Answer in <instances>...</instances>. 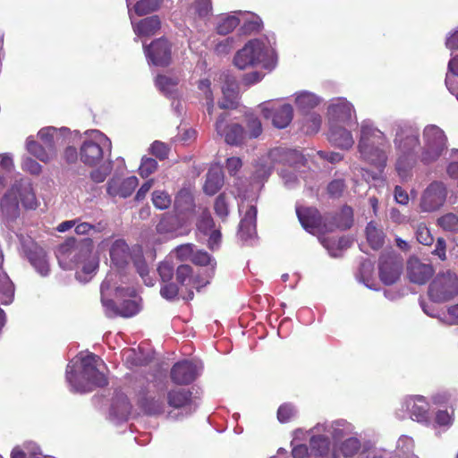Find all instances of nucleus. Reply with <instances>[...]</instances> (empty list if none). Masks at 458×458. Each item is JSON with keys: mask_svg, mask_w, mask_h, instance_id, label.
<instances>
[{"mask_svg": "<svg viewBox=\"0 0 458 458\" xmlns=\"http://www.w3.org/2000/svg\"><path fill=\"white\" fill-rule=\"evenodd\" d=\"M394 146L396 151L395 172L401 182L412 176L418 161L424 165L436 162L447 148V139L443 130L434 124L427 125L422 131V141L417 128L405 123L394 125Z\"/></svg>", "mask_w": 458, "mask_h": 458, "instance_id": "f257e3e1", "label": "nucleus"}, {"mask_svg": "<svg viewBox=\"0 0 458 458\" xmlns=\"http://www.w3.org/2000/svg\"><path fill=\"white\" fill-rule=\"evenodd\" d=\"M310 455L313 458L352 457L360 448L355 426L344 420H325L309 429Z\"/></svg>", "mask_w": 458, "mask_h": 458, "instance_id": "f03ea898", "label": "nucleus"}, {"mask_svg": "<svg viewBox=\"0 0 458 458\" xmlns=\"http://www.w3.org/2000/svg\"><path fill=\"white\" fill-rule=\"evenodd\" d=\"M125 278L112 270L101 284V301L108 317L119 315L129 318L140 310V298L134 287L127 285Z\"/></svg>", "mask_w": 458, "mask_h": 458, "instance_id": "7ed1b4c3", "label": "nucleus"}, {"mask_svg": "<svg viewBox=\"0 0 458 458\" xmlns=\"http://www.w3.org/2000/svg\"><path fill=\"white\" fill-rule=\"evenodd\" d=\"M59 265L64 269H76V278L82 283L89 282L98 267V257L93 253V241L89 238L80 242L68 240L56 251Z\"/></svg>", "mask_w": 458, "mask_h": 458, "instance_id": "20e7f679", "label": "nucleus"}, {"mask_svg": "<svg viewBox=\"0 0 458 458\" xmlns=\"http://www.w3.org/2000/svg\"><path fill=\"white\" fill-rule=\"evenodd\" d=\"M101 367H104V363L98 356L93 353L78 354L66 368V381L71 390L88 393L97 386H106L107 379L100 370Z\"/></svg>", "mask_w": 458, "mask_h": 458, "instance_id": "39448f33", "label": "nucleus"}, {"mask_svg": "<svg viewBox=\"0 0 458 458\" xmlns=\"http://www.w3.org/2000/svg\"><path fill=\"white\" fill-rule=\"evenodd\" d=\"M389 148L388 137L374 122L369 119L360 122L357 150L361 160L382 171L387 165Z\"/></svg>", "mask_w": 458, "mask_h": 458, "instance_id": "423d86ee", "label": "nucleus"}, {"mask_svg": "<svg viewBox=\"0 0 458 458\" xmlns=\"http://www.w3.org/2000/svg\"><path fill=\"white\" fill-rule=\"evenodd\" d=\"M233 64L241 70L261 67L271 71L276 64V55L273 43L268 38H257L248 41L235 54Z\"/></svg>", "mask_w": 458, "mask_h": 458, "instance_id": "0eeeda50", "label": "nucleus"}, {"mask_svg": "<svg viewBox=\"0 0 458 458\" xmlns=\"http://www.w3.org/2000/svg\"><path fill=\"white\" fill-rule=\"evenodd\" d=\"M20 203L29 210H35L39 206L32 184L28 180L16 181L1 198L0 210L6 221H13L20 216Z\"/></svg>", "mask_w": 458, "mask_h": 458, "instance_id": "6e6552de", "label": "nucleus"}, {"mask_svg": "<svg viewBox=\"0 0 458 458\" xmlns=\"http://www.w3.org/2000/svg\"><path fill=\"white\" fill-rule=\"evenodd\" d=\"M112 264L116 268L125 267L130 259H132L134 266L148 286L154 285V279L148 275L149 269L146 260L143 258V252L140 246L129 248L128 244L122 239L115 240L109 250Z\"/></svg>", "mask_w": 458, "mask_h": 458, "instance_id": "1a4fd4ad", "label": "nucleus"}, {"mask_svg": "<svg viewBox=\"0 0 458 458\" xmlns=\"http://www.w3.org/2000/svg\"><path fill=\"white\" fill-rule=\"evenodd\" d=\"M112 143L108 137L98 130L84 133L80 148V160L86 165H98L111 156Z\"/></svg>", "mask_w": 458, "mask_h": 458, "instance_id": "9d476101", "label": "nucleus"}, {"mask_svg": "<svg viewBox=\"0 0 458 458\" xmlns=\"http://www.w3.org/2000/svg\"><path fill=\"white\" fill-rule=\"evenodd\" d=\"M302 157L297 150L276 148L267 156L262 157L255 165L254 180L259 182L266 180L276 164L284 163L290 165L297 164Z\"/></svg>", "mask_w": 458, "mask_h": 458, "instance_id": "9b49d317", "label": "nucleus"}, {"mask_svg": "<svg viewBox=\"0 0 458 458\" xmlns=\"http://www.w3.org/2000/svg\"><path fill=\"white\" fill-rule=\"evenodd\" d=\"M394 414L398 420L410 418L423 425H429L432 420L430 404L422 395L404 397L401 401L400 406L395 410Z\"/></svg>", "mask_w": 458, "mask_h": 458, "instance_id": "f8f14e48", "label": "nucleus"}, {"mask_svg": "<svg viewBox=\"0 0 458 458\" xmlns=\"http://www.w3.org/2000/svg\"><path fill=\"white\" fill-rule=\"evenodd\" d=\"M458 294V276L447 270L439 273L429 285L428 295L435 302H445Z\"/></svg>", "mask_w": 458, "mask_h": 458, "instance_id": "ddd939ff", "label": "nucleus"}, {"mask_svg": "<svg viewBox=\"0 0 458 458\" xmlns=\"http://www.w3.org/2000/svg\"><path fill=\"white\" fill-rule=\"evenodd\" d=\"M327 119L328 126L351 125L357 123L353 105L344 98H336L329 101L327 109Z\"/></svg>", "mask_w": 458, "mask_h": 458, "instance_id": "4468645a", "label": "nucleus"}, {"mask_svg": "<svg viewBox=\"0 0 458 458\" xmlns=\"http://www.w3.org/2000/svg\"><path fill=\"white\" fill-rule=\"evenodd\" d=\"M258 108L266 119L278 129L286 128L293 121V107L289 103L278 104L274 101H266L259 105Z\"/></svg>", "mask_w": 458, "mask_h": 458, "instance_id": "2eb2a0df", "label": "nucleus"}, {"mask_svg": "<svg viewBox=\"0 0 458 458\" xmlns=\"http://www.w3.org/2000/svg\"><path fill=\"white\" fill-rule=\"evenodd\" d=\"M447 197V188L441 182H432L422 191L419 208L421 212H434L439 209L445 202Z\"/></svg>", "mask_w": 458, "mask_h": 458, "instance_id": "dca6fc26", "label": "nucleus"}, {"mask_svg": "<svg viewBox=\"0 0 458 458\" xmlns=\"http://www.w3.org/2000/svg\"><path fill=\"white\" fill-rule=\"evenodd\" d=\"M403 268V260L401 256L394 253H383L379 258V278L385 284H394L401 276Z\"/></svg>", "mask_w": 458, "mask_h": 458, "instance_id": "f3484780", "label": "nucleus"}, {"mask_svg": "<svg viewBox=\"0 0 458 458\" xmlns=\"http://www.w3.org/2000/svg\"><path fill=\"white\" fill-rule=\"evenodd\" d=\"M144 53L148 64L166 66L172 58L171 44L165 38H158L148 46H144Z\"/></svg>", "mask_w": 458, "mask_h": 458, "instance_id": "a211bd4d", "label": "nucleus"}, {"mask_svg": "<svg viewBox=\"0 0 458 458\" xmlns=\"http://www.w3.org/2000/svg\"><path fill=\"white\" fill-rule=\"evenodd\" d=\"M78 131L72 132L66 127L56 128L47 126L40 129L38 137L48 148H54L55 154H57V147L68 141L72 136L76 137Z\"/></svg>", "mask_w": 458, "mask_h": 458, "instance_id": "6ab92c4d", "label": "nucleus"}, {"mask_svg": "<svg viewBox=\"0 0 458 458\" xmlns=\"http://www.w3.org/2000/svg\"><path fill=\"white\" fill-rule=\"evenodd\" d=\"M239 212L242 217L239 225V237L244 242L251 241L256 237L257 208L253 204L242 202Z\"/></svg>", "mask_w": 458, "mask_h": 458, "instance_id": "aec40b11", "label": "nucleus"}, {"mask_svg": "<svg viewBox=\"0 0 458 458\" xmlns=\"http://www.w3.org/2000/svg\"><path fill=\"white\" fill-rule=\"evenodd\" d=\"M202 369V364L197 360H182L176 363L171 370L172 380L178 385H188L194 381Z\"/></svg>", "mask_w": 458, "mask_h": 458, "instance_id": "412c9836", "label": "nucleus"}, {"mask_svg": "<svg viewBox=\"0 0 458 458\" xmlns=\"http://www.w3.org/2000/svg\"><path fill=\"white\" fill-rule=\"evenodd\" d=\"M216 133L230 145H239L245 139V131L239 123H228L225 114L217 118L215 124Z\"/></svg>", "mask_w": 458, "mask_h": 458, "instance_id": "4be33fe9", "label": "nucleus"}, {"mask_svg": "<svg viewBox=\"0 0 458 458\" xmlns=\"http://www.w3.org/2000/svg\"><path fill=\"white\" fill-rule=\"evenodd\" d=\"M176 280L181 285V293H182L183 288L187 291L188 295H182V298L188 300H191L193 298V288L199 290V288L208 284V279L200 280L193 276L192 268L189 265H181L177 267Z\"/></svg>", "mask_w": 458, "mask_h": 458, "instance_id": "5701e85b", "label": "nucleus"}, {"mask_svg": "<svg viewBox=\"0 0 458 458\" xmlns=\"http://www.w3.org/2000/svg\"><path fill=\"white\" fill-rule=\"evenodd\" d=\"M296 213L300 223L307 232L314 235L324 233L322 218L316 208H297Z\"/></svg>", "mask_w": 458, "mask_h": 458, "instance_id": "b1692460", "label": "nucleus"}, {"mask_svg": "<svg viewBox=\"0 0 458 458\" xmlns=\"http://www.w3.org/2000/svg\"><path fill=\"white\" fill-rule=\"evenodd\" d=\"M220 79H224V85L222 86L223 98L218 101V106L221 109L235 108L239 95L236 80L225 73L221 74Z\"/></svg>", "mask_w": 458, "mask_h": 458, "instance_id": "393cba45", "label": "nucleus"}, {"mask_svg": "<svg viewBox=\"0 0 458 458\" xmlns=\"http://www.w3.org/2000/svg\"><path fill=\"white\" fill-rule=\"evenodd\" d=\"M430 264L423 263L417 258H411L407 264V275L411 282L418 284H425L433 275Z\"/></svg>", "mask_w": 458, "mask_h": 458, "instance_id": "a878e982", "label": "nucleus"}, {"mask_svg": "<svg viewBox=\"0 0 458 458\" xmlns=\"http://www.w3.org/2000/svg\"><path fill=\"white\" fill-rule=\"evenodd\" d=\"M348 125H329L328 140L335 147L348 150L354 145V138Z\"/></svg>", "mask_w": 458, "mask_h": 458, "instance_id": "bb28decb", "label": "nucleus"}, {"mask_svg": "<svg viewBox=\"0 0 458 458\" xmlns=\"http://www.w3.org/2000/svg\"><path fill=\"white\" fill-rule=\"evenodd\" d=\"M292 97L297 111L301 114L311 112L323 101L320 96L309 90L296 91Z\"/></svg>", "mask_w": 458, "mask_h": 458, "instance_id": "cd10ccee", "label": "nucleus"}, {"mask_svg": "<svg viewBox=\"0 0 458 458\" xmlns=\"http://www.w3.org/2000/svg\"><path fill=\"white\" fill-rule=\"evenodd\" d=\"M167 404L174 409H182V416L191 414L197 407L191 400V393L186 390L170 391L167 394Z\"/></svg>", "mask_w": 458, "mask_h": 458, "instance_id": "c85d7f7f", "label": "nucleus"}, {"mask_svg": "<svg viewBox=\"0 0 458 458\" xmlns=\"http://www.w3.org/2000/svg\"><path fill=\"white\" fill-rule=\"evenodd\" d=\"M138 183L139 180L136 176H130L122 182L118 178H113L107 183V192L114 197L127 198L133 192Z\"/></svg>", "mask_w": 458, "mask_h": 458, "instance_id": "c756f323", "label": "nucleus"}, {"mask_svg": "<svg viewBox=\"0 0 458 458\" xmlns=\"http://www.w3.org/2000/svg\"><path fill=\"white\" fill-rule=\"evenodd\" d=\"M128 13L131 21L133 31L138 37L151 36L160 29L161 22L157 16L148 17L142 19L138 23H134L131 7L128 8Z\"/></svg>", "mask_w": 458, "mask_h": 458, "instance_id": "7c9ffc66", "label": "nucleus"}, {"mask_svg": "<svg viewBox=\"0 0 458 458\" xmlns=\"http://www.w3.org/2000/svg\"><path fill=\"white\" fill-rule=\"evenodd\" d=\"M191 222V217L187 216L183 224H181L179 217L173 216H165L157 225V231L160 234H168L178 236L183 233L182 228L183 225Z\"/></svg>", "mask_w": 458, "mask_h": 458, "instance_id": "2f4dec72", "label": "nucleus"}, {"mask_svg": "<svg viewBox=\"0 0 458 458\" xmlns=\"http://www.w3.org/2000/svg\"><path fill=\"white\" fill-rule=\"evenodd\" d=\"M292 445V454L294 458H309V448L310 449L309 430L296 429L293 432Z\"/></svg>", "mask_w": 458, "mask_h": 458, "instance_id": "473e14b6", "label": "nucleus"}, {"mask_svg": "<svg viewBox=\"0 0 458 458\" xmlns=\"http://www.w3.org/2000/svg\"><path fill=\"white\" fill-rule=\"evenodd\" d=\"M224 184V174L221 166L216 165L209 168L203 190L208 195L216 194Z\"/></svg>", "mask_w": 458, "mask_h": 458, "instance_id": "72a5a7b5", "label": "nucleus"}, {"mask_svg": "<svg viewBox=\"0 0 458 458\" xmlns=\"http://www.w3.org/2000/svg\"><path fill=\"white\" fill-rule=\"evenodd\" d=\"M26 149L30 154L44 163H47L56 157L54 148H48L47 146L43 147L32 136L28 137L26 140Z\"/></svg>", "mask_w": 458, "mask_h": 458, "instance_id": "f704fd0d", "label": "nucleus"}, {"mask_svg": "<svg viewBox=\"0 0 458 458\" xmlns=\"http://www.w3.org/2000/svg\"><path fill=\"white\" fill-rule=\"evenodd\" d=\"M140 405L148 414L156 415L165 411L164 397L158 394H147L140 399Z\"/></svg>", "mask_w": 458, "mask_h": 458, "instance_id": "c9c22d12", "label": "nucleus"}, {"mask_svg": "<svg viewBox=\"0 0 458 458\" xmlns=\"http://www.w3.org/2000/svg\"><path fill=\"white\" fill-rule=\"evenodd\" d=\"M29 259L40 276H46L48 275V260L47 259L46 252L42 248L34 246L29 252Z\"/></svg>", "mask_w": 458, "mask_h": 458, "instance_id": "e433bc0d", "label": "nucleus"}, {"mask_svg": "<svg viewBox=\"0 0 458 458\" xmlns=\"http://www.w3.org/2000/svg\"><path fill=\"white\" fill-rule=\"evenodd\" d=\"M414 442L408 436H401L396 443L395 450L390 458H419L413 454Z\"/></svg>", "mask_w": 458, "mask_h": 458, "instance_id": "4c0bfd02", "label": "nucleus"}, {"mask_svg": "<svg viewBox=\"0 0 458 458\" xmlns=\"http://www.w3.org/2000/svg\"><path fill=\"white\" fill-rule=\"evenodd\" d=\"M131 409L128 398L123 394H118L113 401L110 414L119 420H124L128 419Z\"/></svg>", "mask_w": 458, "mask_h": 458, "instance_id": "58836bf2", "label": "nucleus"}, {"mask_svg": "<svg viewBox=\"0 0 458 458\" xmlns=\"http://www.w3.org/2000/svg\"><path fill=\"white\" fill-rule=\"evenodd\" d=\"M155 83L157 88L168 98H177V78L160 74L157 76Z\"/></svg>", "mask_w": 458, "mask_h": 458, "instance_id": "ea45409f", "label": "nucleus"}, {"mask_svg": "<svg viewBox=\"0 0 458 458\" xmlns=\"http://www.w3.org/2000/svg\"><path fill=\"white\" fill-rule=\"evenodd\" d=\"M319 241L332 257L340 256L341 251L347 249L352 244V240L348 237H341L338 240L327 237H319Z\"/></svg>", "mask_w": 458, "mask_h": 458, "instance_id": "a19ab883", "label": "nucleus"}, {"mask_svg": "<svg viewBox=\"0 0 458 458\" xmlns=\"http://www.w3.org/2000/svg\"><path fill=\"white\" fill-rule=\"evenodd\" d=\"M423 311L432 318H437L446 325H458V303L448 307L445 312H434L427 306H422Z\"/></svg>", "mask_w": 458, "mask_h": 458, "instance_id": "79ce46f5", "label": "nucleus"}, {"mask_svg": "<svg viewBox=\"0 0 458 458\" xmlns=\"http://www.w3.org/2000/svg\"><path fill=\"white\" fill-rule=\"evenodd\" d=\"M301 131L306 134L317 133L322 124V116L316 112L302 114L301 119Z\"/></svg>", "mask_w": 458, "mask_h": 458, "instance_id": "37998d69", "label": "nucleus"}, {"mask_svg": "<svg viewBox=\"0 0 458 458\" xmlns=\"http://www.w3.org/2000/svg\"><path fill=\"white\" fill-rule=\"evenodd\" d=\"M210 0H192L187 11V15L192 19H205L211 14Z\"/></svg>", "mask_w": 458, "mask_h": 458, "instance_id": "c03bdc74", "label": "nucleus"}, {"mask_svg": "<svg viewBox=\"0 0 458 458\" xmlns=\"http://www.w3.org/2000/svg\"><path fill=\"white\" fill-rule=\"evenodd\" d=\"M14 296V285L5 273L0 272V301L10 304Z\"/></svg>", "mask_w": 458, "mask_h": 458, "instance_id": "a18cd8bd", "label": "nucleus"}, {"mask_svg": "<svg viewBox=\"0 0 458 458\" xmlns=\"http://www.w3.org/2000/svg\"><path fill=\"white\" fill-rule=\"evenodd\" d=\"M366 236L367 241L372 249L377 250L382 247L385 240V234L382 229L373 222L368 224L366 227Z\"/></svg>", "mask_w": 458, "mask_h": 458, "instance_id": "49530a36", "label": "nucleus"}, {"mask_svg": "<svg viewBox=\"0 0 458 458\" xmlns=\"http://www.w3.org/2000/svg\"><path fill=\"white\" fill-rule=\"evenodd\" d=\"M174 208L179 214L187 213L193 209V198L190 191L181 190L175 197Z\"/></svg>", "mask_w": 458, "mask_h": 458, "instance_id": "de8ad7c7", "label": "nucleus"}, {"mask_svg": "<svg viewBox=\"0 0 458 458\" xmlns=\"http://www.w3.org/2000/svg\"><path fill=\"white\" fill-rule=\"evenodd\" d=\"M241 21L239 12L221 17L217 23L216 30L221 35H226L232 32L241 23Z\"/></svg>", "mask_w": 458, "mask_h": 458, "instance_id": "09e8293b", "label": "nucleus"}, {"mask_svg": "<svg viewBox=\"0 0 458 458\" xmlns=\"http://www.w3.org/2000/svg\"><path fill=\"white\" fill-rule=\"evenodd\" d=\"M40 454L38 445L26 443L22 446H15L11 453V458H39Z\"/></svg>", "mask_w": 458, "mask_h": 458, "instance_id": "8fccbe9b", "label": "nucleus"}, {"mask_svg": "<svg viewBox=\"0 0 458 458\" xmlns=\"http://www.w3.org/2000/svg\"><path fill=\"white\" fill-rule=\"evenodd\" d=\"M199 90L203 94L207 100V111L209 115H212L215 105L214 98L211 89V81L209 79L205 78L199 81L198 83Z\"/></svg>", "mask_w": 458, "mask_h": 458, "instance_id": "3c124183", "label": "nucleus"}, {"mask_svg": "<svg viewBox=\"0 0 458 458\" xmlns=\"http://www.w3.org/2000/svg\"><path fill=\"white\" fill-rule=\"evenodd\" d=\"M240 18L242 19L241 23L246 31L259 30L262 25L261 19L251 13L239 12Z\"/></svg>", "mask_w": 458, "mask_h": 458, "instance_id": "603ef678", "label": "nucleus"}, {"mask_svg": "<svg viewBox=\"0 0 458 458\" xmlns=\"http://www.w3.org/2000/svg\"><path fill=\"white\" fill-rule=\"evenodd\" d=\"M247 131H245V138L255 139L262 133V124L260 120L253 114H246Z\"/></svg>", "mask_w": 458, "mask_h": 458, "instance_id": "864d4df0", "label": "nucleus"}, {"mask_svg": "<svg viewBox=\"0 0 458 458\" xmlns=\"http://www.w3.org/2000/svg\"><path fill=\"white\" fill-rule=\"evenodd\" d=\"M373 273V265L369 261H364L360 265V273L358 275V279L360 282L363 283L368 288L377 290L376 284L374 279L372 278Z\"/></svg>", "mask_w": 458, "mask_h": 458, "instance_id": "5fc2aeb1", "label": "nucleus"}, {"mask_svg": "<svg viewBox=\"0 0 458 458\" xmlns=\"http://www.w3.org/2000/svg\"><path fill=\"white\" fill-rule=\"evenodd\" d=\"M195 246L191 243L182 244L175 248L169 254L168 259H176L180 261L191 260L194 254Z\"/></svg>", "mask_w": 458, "mask_h": 458, "instance_id": "6e6d98bb", "label": "nucleus"}, {"mask_svg": "<svg viewBox=\"0 0 458 458\" xmlns=\"http://www.w3.org/2000/svg\"><path fill=\"white\" fill-rule=\"evenodd\" d=\"M162 0H140L134 5V11L139 16L145 15L157 10Z\"/></svg>", "mask_w": 458, "mask_h": 458, "instance_id": "4d7b16f0", "label": "nucleus"}, {"mask_svg": "<svg viewBox=\"0 0 458 458\" xmlns=\"http://www.w3.org/2000/svg\"><path fill=\"white\" fill-rule=\"evenodd\" d=\"M111 170L112 162L110 159H107L104 163H100L99 167L90 173V178L95 182H103L107 175L111 173Z\"/></svg>", "mask_w": 458, "mask_h": 458, "instance_id": "13d9d810", "label": "nucleus"}, {"mask_svg": "<svg viewBox=\"0 0 458 458\" xmlns=\"http://www.w3.org/2000/svg\"><path fill=\"white\" fill-rule=\"evenodd\" d=\"M437 225L445 231H458V216L447 213L437 219Z\"/></svg>", "mask_w": 458, "mask_h": 458, "instance_id": "bf43d9fd", "label": "nucleus"}, {"mask_svg": "<svg viewBox=\"0 0 458 458\" xmlns=\"http://www.w3.org/2000/svg\"><path fill=\"white\" fill-rule=\"evenodd\" d=\"M415 236L417 241L426 246H429L433 243L434 238L424 223H420L415 226Z\"/></svg>", "mask_w": 458, "mask_h": 458, "instance_id": "052dcab7", "label": "nucleus"}, {"mask_svg": "<svg viewBox=\"0 0 458 458\" xmlns=\"http://www.w3.org/2000/svg\"><path fill=\"white\" fill-rule=\"evenodd\" d=\"M152 202L157 208L164 210L171 206L172 199L165 191H155L152 193Z\"/></svg>", "mask_w": 458, "mask_h": 458, "instance_id": "680f3d73", "label": "nucleus"}, {"mask_svg": "<svg viewBox=\"0 0 458 458\" xmlns=\"http://www.w3.org/2000/svg\"><path fill=\"white\" fill-rule=\"evenodd\" d=\"M191 261L198 266H208L213 271L216 263L215 259L206 251L194 250Z\"/></svg>", "mask_w": 458, "mask_h": 458, "instance_id": "e2e57ef3", "label": "nucleus"}, {"mask_svg": "<svg viewBox=\"0 0 458 458\" xmlns=\"http://www.w3.org/2000/svg\"><path fill=\"white\" fill-rule=\"evenodd\" d=\"M297 414L295 406L292 403H284L277 410V419L281 423L290 421Z\"/></svg>", "mask_w": 458, "mask_h": 458, "instance_id": "0e129e2a", "label": "nucleus"}, {"mask_svg": "<svg viewBox=\"0 0 458 458\" xmlns=\"http://www.w3.org/2000/svg\"><path fill=\"white\" fill-rule=\"evenodd\" d=\"M157 168V162L151 157H143L139 167V174L141 177L147 178L152 174Z\"/></svg>", "mask_w": 458, "mask_h": 458, "instance_id": "69168bd1", "label": "nucleus"}, {"mask_svg": "<svg viewBox=\"0 0 458 458\" xmlns=\"http://www.w3.org/2000/svg\"><path fill=\"white\" fill-rule=\"evenodd\" d=\"M214 223L210 213L207 209H202L197 223L198 229L205 234H208L213 229Z\"/></svg>", "mask_w": 458, "mask_h": 458, "instance_id": "338daca9", "label": "nucleus"}, {"mask_svg": "<svg viewBox=\"0 0 458 458\" xmlns=\"http://www.w3.org/2000/svg\"><path fill=\"white\" fill-rule=\"evenodd\" d=\"M13 167V157L7 153L0 154V175L6 179L12 174Z\"/></svg>", "mask_w": 458, "mask_h": 458, "instance_id": "774afa93", "label": "nucleus"}]
</instances>
